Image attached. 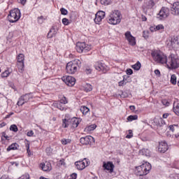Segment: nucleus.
Wrapping results in <instances>:
<instances>
[{"mask_svg": "<svg viewBox=\"0 0 179 179\" xmlns=\"http://www.w3.org/2000/svg\"><path fill=\"white\" fill-rule=\"evenodd\" d=\"M122 19V15H121V12L119 10H113L112 11L109 16L108 17V22L109 24H120L121 23V20Z\"/></svg>", "mask_w": 179, "mask_h": 179, "instance_id": "1", "label": "nucleus"}, {"mask_svg": "<svg viewBox=\"0 0 179 179\" xmlns=\"http://www.w3.org/2000/svg\"><path fill=\"white\" fill-rule=\"evenodd\" d=\"M80 64H81L80 60L78 59L67 63L66 66V70L67 73H69L70 75L76 73V72H78V69L80 68Z\"/></svg>", "mask_w": 179, "mask_h": 179, "instance_id": "2", "label": "nucleus"}, {"mask_svg": "<svg viewBox=\"0 0 179 179\" xmlns=\"http://www.w3.org/2000/svg\"><path fill=\"white\" fill-rule=\"evenodd\" d=\"M152 170V165L149 162H145L143 164L136 167V174L137 176H147Z\"/></svg>", "mask_w": 179, "mask_h": 179, "instance_id": "3", "label": "nucleus"}, {"mask_svg": "<svg viewBox=\"0 0 179 179\" xmlns=\"http://www.w3.org/2000/svg\"><path fill=\"white\" fill-rule=\"evenodd\" d=\"M151 55L157 64H166L167 62V56L160 50H153Z\"/></svg>", "mask_w": 179, "mask_h": 179, "instance_id": "4", "label": "nucleus"}, {"mask_svg": "<svg viewBox=\"0 0 179 179\" xmlns=\"http://www.w3.org/2000/svg\"><path fill=\"white\" fill-rule=\"evenodd\" d=\"M169 69H177L179 66L178 57L174 54H171L169 57H166V62L165 63Z\"/></svg>", "mask_w": 179, "mask_h": 179, "instance_id": "5", "label": "nucleus"}, {"mask_svg": "<svg viewBox=\"0 0 179 179\" xmlns=\"http://www.w3.org/2000/svg\"><path fill=\"white\" fill-rule=\"evenodd\" d=\"M8 21L10 23H15L20 19V10L15 8L10 11V14L8 15Z\"/></svg>", "mask_w": 179, "mask_h": 179, "instance_id": "6", "label": "nucleus"}, {"mask_svg": "<svg viewBox=\"0 0 179 179\" xmlns=\"http://www.w3.org/2000/svg\"><path fill=\"white\" fill-rule=\"evenodd\" d=\"M62 80H63L67 86L70 87L74 86L75 83H76V79L71 76H63Z\"/></svg>", "mask_w": 179, "mask_h": 179, "instance_id": "7", "label": "nucleus"}, {"mask_svg": "<svg viewBox=\"0 0 179 179\" xmlns=\"http://www.w3.org/2000/svg\"><path fill=\"white\" fill-rule=\"evenodd\" d=\"M124 37L126 40L128 41L129 45H136V39L132 34H131V31H128L125 32Z\"/></svg>", "mask_w": 179, "mask_h": 179, "instance_id": "8", "label": "nucleus"}, {"mask_svg": "<svg viewBox=\"0 0 179 179\" xmlns=\"http://www.w3.org/2000/svg\"><path fill=\"white\" fill-rule=\"evenodd\" d=\"M169 15V8L164 7L162 8L159 13L157 15V18L159 20H163V19H166Z\"/></svg>", "mask_w": 179, "mask_h": 179, "instance_id": "9", "label": "nucleus"}, {"mask_svg": "<svg viewBox=\"0 0 179 179\" xmlns=\"http://www.w3.org/2000/svg\"><path fill=\"white\" fill-rule=\"evenodd\" d=\"M166 45L169 48H178V40H177L176 38L168 39L166 41Z\"/></svg>", "mask_w": 179, "mask_h": 179, "instance_id": "10", "label": "nucleus"}, {"mask_svg": "<svg viewBox=\"0 0 179 179\" xmlns=\"http://www.w3.org/2000/svg\"><path fill=\"white\" fill-rule=\"evenodd\" d=\"M76 50L78 52H82L83 51H89L90 47L86 45V43H85L78 42L77 43Z\"/></svg>", "mask_w": 179, "mask_h": 179, "instance_id": "11", "label": "nucleus"}, {"mask_svg": "<svg viewBox=\"0 0 179 179\" xmlns=\"http://www.w3.org/2000/svg\"><path fill=\"white\" fill-rule=\"evenodd\" d=\"M95 69L96 71H99V72L101 71L103 73H106L107 71H108V67L106 66V64L101 63V62H96L94 65Z\"/></svg>", "mask_w": 179, "mask_h": 179, "instance_id": "12", "label": "nucleus"}, {"mask_svg": "<svg viewBox=\"0 0 179 179\" xmlns=\"http://www.w3.org/2000/svg\"><path fill=\"white\" fill-rule=\"evenodd\" d=\"M80 143L82 145H91L92 142H94V138L92 136H87L85 137H83L80 139Z\"/></svg>", "mask_w": 179, "mask_h": 179, "instance_id": "13", "label": "nucleus"}, {"mask_svg": "<svg viewBox=\"0 0 179 179\" xmlns=\"http://www.w3.org/2000/svg\"><path fill=\"white\" fill-rule=\"evenodd\" d=\"M106 17V13L104 11H98L95 15L94 22L96 24H99L103 19Z\"/></svg>", "mask_w": 179, "mask_h": 179, "instance_id": "14", "label": "nucleus"}, {"mask_svg": "<svg viewBox=\"0 0 179 179\" xmlns=\"http://www.w3.org/2000/svg\"><path fill=\"white\" fill-rule=\"evenodd\" d=\"M171 13L175 16H179V2L176 1L173 3L171 7Z\"/></svg>", "mask_w": 179, "mask_h": 179, "instance_id": "15", "label": "nucleus"}, {"mask_svg": "<svg viewBox=\"0 0 179 179\" xmlns=\"http://www.w3.org/2000/svg\"><path fill=\"white\" fill-rule=\"evenodd\" d=\"M158 150L161 153H165V152H167V150H169V145H167V143L164 141L159 143Z\"/></svg>", "mask_w": 179, "mask_h": 179, "instance_id": "16", "label": "nucleus"}, {"mask_svg": "<svg viewBox=\"0 0 179 179\" xmlns=\"http://www.w3.org/2000/svg\"><path fill=\"white\" fill-rule=\"evenodd\" d=\"M103 167L104 170H109L110 173H113L114 171V167H115V166H114V164H113V162H108L107 163L103 162Z\"/></svg>", "mask_w": 179, "mask_h": 179, "instance_id": "17", "label": "nucleus"}, {"mask_svg": "<svg viewBox=\"0 0 179 179\" xmlns=\"http://www.w3.org/2000/svg\"><path fill=\"white\" fill-rule=\"evenodd\" d=\"M40 167L43 171H51V169H52L51 164L48 162L41 164Z\"/></svg>", "mask_w": 179, "mask_h": 179, "instance_id": "18", "label": "nucleus"}, {"mask_svg": "<svg viewBox=\"0 0 179 179\" xmlns=\"http://www.w3.org/2000/svg\"><path fill=\"white\" fill-rule=\"evenodd\" d=\"M57 33H58V29L55 27H52L48 34V38H52V37H54Z\"/></svg>", "mask_w": 179, "mask_h": 179, "instance_id": "19", "label": "nucleus"}, {"mask_svg": "<svg viewBox=\"0 0 179 179\" xmlns=\"http://www.w3.org/2000/svg\"><path fill=\"white\" fill-rule=\"evenodd\" d=\"M75 164L78 170H84V169H86V164L85 163V161L76 162Z\"/></svg>", "mask_w": 179, "mask_h": 179, "instance_id": "20", "label": "nucleus"}, {"mask_svg": "<svg viewBox=\"0 0 179 179\" xmlns=\"http://www.w3.org/2000/svg\"><path fill=\"white\" fill-rule=\"evenodd\" d=\"M70 124L72 128H78V126L79 125V119L76 117H72L70 119Z\"/></svg>", "mask_w": 179, "mask_h": 179, "instance_id": "21", "label": "nucleus"}, {"mask_svg": "<svg viewBox=\"0 0 179 179\" xmlns=\"http://www.w3.org/2000/svg\"><path fill=\"white\" fill-rule=\"evenodd\" d=\"M139 155L141 156H146V157H150V150L146 149V148H143L142 150H140Z\"/></svg>", "mask_w": 179, "mask_h": 179, "instance_id": "22", "label": "nucleus"}, {"mask_svg": "<svg viewBox=\"0 0 179 179\" xmlns=\"http://www.w3.org/2000/svg\"><path fill=\"white\" fill-rule=\"evenodd\" d=\"M55 107H57L61 111H64V110H66L65 105L64 103H61V102L56 101L54 103Z\"/></svg>", "mask_w": 179, "mask_h": 179, "instance_id": "23", "label": "nucleus"}, {"mask_svg": "<svg viewBox=\"0 0 179 179\" xmlns=\"http://www.w3.org/2000/svg\"><path fill=\"white\" fill-rule=\"evenodd\" d=\"M19 148V144L17 143H13L7 148V152H10V150H17Z\"/></svg>", "mask_w": 179, "mask_h": 179, "instance_id": "24", "label": "nucleus"}, {"mask_svg": "<svg viewBox=\"0 0 179 179\" xmlns=\"http://www.w3.org/2000/svg\"><path fill=\"white\" fill-rule=\"evenodd\" d=\"M173 111L176 115H179V103H173Z\"/></svg>", "mask_w": 179, "mask_h": 179, "instance_id": "25", "label": "nucleus"}, {"mask_svg": "<svg viewBox=\"0 0 179 179\" xmlns=\"http://www.w3.org/2000/svg\"><path fill=\"white\" fill-rule=\"evenodd\" d=\"M12 73V71L7 69L5 71L1 73V78H8Z\"/></svg>", "mask_w": 179, "mask_h": 179, "instance_id": "26", "label": "nucleus"}, {"mask_svg": "<svg viewBox=\"0 0 179 179\" xmlns=\"http://www.w3.org/2000/svg\"><path fill=\"white\" fill-rule=\"evenodd\" d=\"M69 124H71V119L65 118V119L63 120L62 126H63L64 128H68Z\"/></svg>", "mask_w": 179, "mask_h": 179, "instance_id": "27", "label": "nucleus"}, {"mask_svg": "<svg viewBox=\"0 0 179 179\" xmlns=\"http://www.w3.org/2000/svg\"><path fill=\"white\" fill-rule=\"evenodd\" d=\"M17 66L20 72H23V69H24V62H17Z\"/></svg>", "mask_w": 179, "mask_h": 179, "instance_id": "28", "label": "nucleus"}, {"mask_svg": "<svg viewBox=\"0 0 179 179\" xmlns=\"http://www.w3.org/2000/svg\"><path fill=\"white\" fill-rule=\"evenodd\" d=\"M95 128H97V125H96L95 124H91L85 128V131H88L89 132H90L91 131H94Z\"/></svg>", "mask_w": 179, "mask_h": 179, "instance_id": "29", "label": "nucleus"}, {"mask_svg": "<svg viewBox=\"0 0 179 179\" xmlns=\"http://www.w3.org/2000/svg\"><path fill=\"white\" fill-rule=\"evenodd\" d=\"M131 68H133L134 71H139L141 69V62H137L136 64L131 66Z\"/></svg>", "mask_w": 179, "mask_h": 179, "instance_id": "30", "label": "nucleus"}, {"mask_svg": "<svg viewBox=\"0 0 179 179\" xmlns=\"http://www.w3.org/2000/svg\"><path fill=\"white\" fill-rule=\"evenodd\" d=\"M171 83L172 85H177V76L175 74H173L171 77Z\"/></svg>", "mask_w": 179, "mask_h": 179, "instance_id": "31", "label": "nucleus"}, {"mask_svg": "<svg viewBox=\"0 0 179 179\" xmlns=\"http://www.w3.org/2000/svg\"><path fill=\"white\" fill-rule=\"evenodd\" d=\"M17 59V62H24V55L23 54L18 55Z\"/></svg>", "mask_w": 179, "mask_h": 179, "instance_id": "32", "label": "nucleus"}, {"mask_svg": "<svg viewBox=\"0 0 179 179\" xmlns=\"http://www.w3.org/2000/svg\"><path fill=\"white\" fill-rule=\"evenodd\" d=\"M22 100H23V101H24V103H27V101H29V100H30V94H25L21 96Z\"/></svg>", "mask_w": 179, "mask_h": 179, "instance_id": "33", "label": "nucleus"}, {"mask_svg": "<svg viewBox=\"0 0 179 179\" xmlns=\"http://www.w3.org/2000/svg\"><path fill=\"white\" fill-rule=\"evenodd\" d=\"M80 111L83 113V114H87V113L90 111V109L86 106H82L80 108Z\"/></svg>", "mask_w": 179, "mask_h": 179, "instance_id": "34", "label": "nucleus"}, {"mask_svg": "<svg viewBox=\"0 0 179 179\" xmlns=\"http://www.w3.org/2000/svg\"><path fill=\"white\" fill-rule=\"evenodd\" d=\"M84 89L85 92H92V90H93V88L92 87V85L90 84H86L84 87Z\"/></svg>", "mask_w": 179, "mask_h": 179, "instance_id": "35", "label": "nucleus"}, {"mask_svg": "<svg viewBox=\"0 0 179 179\" xmlns=\"http://www.w3.org/2000/svg\"><path fill=\"white\" fill-rule=\"evenodd\" d=\"M138 120V116L136 115H129L128 117H127V121H135Z\"/></svg>", "mask_w": 179, "mask_h": 179, "instance_id": "36", "label": "nucleus"}, {"mask_svg": "<svg viewBox=\"0 0 179 179\" xmlns=\"http://www.w3.org/2000/svg\"><path fill=\"white\" fill-rule=\"evenodd\" d=\"M101 5H104L107 6V5H110L111 3V0H101Z\"/></svg>", "mask_w": 179, "mask_h": 179, "instance_id": "37", "label": "nucleus"}, {"mask_svg": "<svg viewBox=\"0 0 179 179\" xmlns=\"http://www.w3.org/2000/svg\"><path fill=\"white\" fill-rule=\"evenodd\" d=\"M10 130L13 131V132H17V131H18L17 126H16V124H12L10 127Z\"/></svg>", "mask_w": 179, "mask_h": 179, "instance_id": "38", "label": "nucleus"}, {"mask_svg": "<svg viewBox=\"0 0 179 179\" xmlns=\"http://www.w3.org/2000/svg\"><path fill=\"white\" fill-rule=\"evenodd\" d=\"M119 86H124V85H127V79H125V77H123V80L120 81L118 83Z\"/></svg>", "mask_w": 179, "mask_h": 179, "instance_id": "39", "label": "nucleus"}, {"mask_svg": "<svg viewBox=\"0 0 179 179\" xmlns=\"http://www.w3.org/2000/svg\"><path fill=\"white\" fill-rule=\"evenodd\" d=\"M59 103H61L62 104H64L65 106V104L68 103V101L66 100V97L63 96L60 99V101H59Z\"/></svg>", "mask_w": 179, "mask_h": 179, "instance_id": "40", "label": "nucleus"}, {"mask_svg": "<svg viewBox=\"0 0 179 179\" xmlns=\"http://www.w3.org/2000/svg\"><path fill=\"white\" fill-rule=\"evenodd\" d=\"M71 139H66L63 138L62 139V145H68V143H71Z\"/></svg>", "mask_w": 179, "mask_h": 179, "instance_id": "41", "label": "nucleus"}, {"mask_svg": "<svg viewBox=\"0 0 179 179\" xmlns=\"http://www.w3.org/2000/svg\"><path fill=\"white\" fill-rule=\"evenodd\" d=\"M155 6V1L153 0H150L148 1V8L150 9Z\"/></svg>", "mask_w": 179, "mask_h": 179, "instance_id": "42", "label": "nucleus"}, {"mask_svg": "<svg viewBox=\"0 0 179 179\" xmlns=\"http://www.w3.org/2000/svg\"><path fill=\"white\" fill-rule=\"evenodd\" d=\"M62 23L63 24H64V26H68V24H69V23L71 22H69V20H68V18H63Z\"/></svg>", "mask_w": 179, "mask_h": 179, "instance_id": "43", "label": "nucleus"}, {"mask_svg": "<svg viewBox=\"0 0 179 179\" xmlns=\"http://www.w3.org/2000/svg\"><path fill=\"white\" fill-rule=\"evenodd\" d=\"M164 26L163 24H158L156 26V30H164Z\"/></svg>", "mask_w": 179, "mask_h": 179, "instance_id": "44", "label": "nucleus"}, {"mask_svg": "<svg viewBox=\"0 0 179 179\" xmlns=\"http://www.w3.org/2000/svg\"><path fill=\"white\" fill-rule=\"evenodd\" d=\"M27 147V152L28 153V156H31V155H33L31 153V151H30V145L29 144H27V145H26Z\"/></svg>", "mask_w": 179, "mask_h": 179, "instance_id": "45", "label": "nucleus"}, {"mask_svg": "<svg viewBox=\"0 0 179 179\" xmlns=\"http://www.w3.org/2000/svg\"><path fill=\"white\" fill-rule=\"evenodd\" d=\"M24 102L22 99V96L19 99V101H17V106H23V104H24Z\"/></svg>", "mask_w": 179, "mask_h": 179, "instance_id": "46", "label": "nucleus"}, {"mask_svg": "<svg viewBox=\"0 0 179 179\" xmlns=\"http://www.w3.org/2000/svg\"><path fill=\"white\" fill-rule=\"evenodd\" d=\"M132 136H134V135L132 134V130H129V134L126 136V138H127V139H131Z\"/></svg>", "mask_w": 179, "mask_h": 179, "instance_id": "47", "label": "nucleus"}, {"mask_svg": "<svg viewBox=\"0 0 179 179\" xmlns=\"http://www.w3.org/2000/svg\"><path fill=\"white\" fill-rule=\"evenodd\" d=\"M149 32L148 31H144L143 32V37H144V38H148L149 37Z\"/></svg>", "mask_w": 179, "mask_h": 179, "instance_id": "48", "label": "nucleus"}, {"mask_svg": "<svg viewBox=\"0 0 179 179\" xmlns=\"http://www.w3.org/2000/svg\"><path fill=\"white\" fill-rule=\"evenodd\" d=\"M60 12L62 15H68V10H66L65 8H61Z\"/></svg>", "mask_w": 179, "mask_h": 179, "instance_id": "49", "label": "nucleus"}, {"mask_svg": "<svg viewBox=\"0 0 179 179\" xmlns=\"http://www.w3.org/2000/svg\"><path fill=\"white\" fill-rule=\"evenodd\" d=\"M38 22L40 24H43L44 22V17L43 16L38 17Z\"/></svg>", "mask_w": 179, "mask_h": 179, "instance_id": "50", "label": "nucleus"}, {"mask_svg": "<svg viewBox=\"0 0 179 179\" xmlns=\"http://www.w3.org/2000/svg\"><path fill=\"white\" fill-rule=\"evenodd\" d=\"M3 139H6L7 141H9V136H6L5 133H3V135L1 136V140L3 141Z\"/></svg>", "mask_w": 179, "mask_h": 179, "instance_id": "51", "label": "nucleus"}, {"mask_svg": "<svg viewBox=\"0 0 179 179\" xmlns=\"http://www.w3.org/2000/svg\"><path fill=\"white\" fill-rule=\"evenodd\" d=\"M174 127H178L177 125L176 124H172V125H170L169 127L170 131H171L172 132H174Z\"/></svg>", "mask_w": 179, "mask_h": 179, "instance_id": "52", "label": "nucleus"}, {"mask_svg": "<svg viewBox=\"0 0 179 179\" xmlns=\"http://www.w3.org/2000/svg\"><path fill=\"white\" fill-rule=\"evenodd\" d=\"M83 162H85V163L86 164H85L86 167H87V166H89L90 164V161H89V159H87L86 158L84 159V160H83Z\"/></svg>", "mask_w": 179, "mask_h": 179, "instance_id": "53", "label": "nucleus"}, {"mask_svg": "<svg viewBox=\"0 0 179 179\" xmlns=\"http://www.w3.org/2000/svg\"><path fill=\"white\" fill-rule=\"evenodd\" d=\"M150 31H152V32L157 31V29H156V26L150 27Z\"/></svg>", "mask_w": 179, "mask_h": 179, "instance_id": "54", "label": "nucleus"}, {"mask_svg": "<svg viewBox=\"0 0 179 179\" xmlns=\"http://www.w3.org/2000/svg\"><path fill=\"white\" fill-rule=\"evenodd\" d=\"M27 136H33V135H34V132L33 131V130H31L27 132Z\"/></svg>", "mask_w": 179, "mask_h": 179, "instance_id": "55", "label": "nucleus"}, {"mask_svg": "<svg viewBox=\"0 0 179 179\" xmlns=\"http://www.w3.org/2000/svg\"><path fill=\"white\" fill-rule=\"evenodd\" d=\"M132 73H134V71H132V69H128L127 70V75H132Z\"/></svg>", "mask_w": 179, "mask_h": 179, "instance_id": "56", "label": "nucleus"}, {"mask_svg": "<svg viewBox=\"0 0 179 179\" xmlns=\"http://www.w3.org/2000/svg\"><path fill=\"white\" fill-rule=\"evenodd\" d=\"M71 179H76V178L78 177V174L74 173L71 174Z\"/></svg>", "mask_w": 179, "mask_h": 179, "instance_id": "57", "label": "nucleus"}, {"mask_svg": "<svg viewBox=\"0 0 179 179\" xmlns=\"http://www.w3.org/2000/svg\"><path fill=\"white\" fill-rule=\"evenodd\" d=\"M85 72L87 73V75H89V73H92V70L90 68H87L85 69Z\"/></svg>", "mask_w": 179, "mask_h": 179, "instance_id": "58", "label": "nucleus"}, {"mask_svg": "<svg viewBox=\"0 0 179 179\" xmlns=\"http://www.w3.org/2000/svg\"><path fill=\"white\" fill-rule=\"evenodd\" d=\"M162 103L164 106H169L170 104L169 101H166V100H162Z\"/></svg>", "mask_w": 179, "mask_h": 179, "instance_id": "59", "label": "nucleus"}, {"mask_svg": "<svg viewBox=\"0 0 179 179\" xmlns=\"http://www.w3.org/2000/svg\"><path fill=\"white\" fill-rule=\"evenodd\" d=\"M59 164H61V166H65V160L64 159H61L59 161Z\"/></svg>", "mask_w": 179, "mask_h": 179, "instance_id": "60", "label": "nucleus"}, {"mask_svg": "<svg viewBox=\"0 0 179 179\" xmlns=\"http://www.w3.org/2000/svg\"><path fill=\"white\" fill-rule=\"evenodd\" d=\"M155 75H157V76H160V71H159L158 69L155 71Z\"/></svg>", "mask_w": 179, "mask_h": 179, "instance_id": "61", "label": "nucleus"}, {"mask_svg": "<svg viewBox=\"0 0 179 179\" xmlns=\"http://www.w3.org/2000/svg\"><path fill=\"white\" fill-rule=\"evenodd\" d=\"M162 117L163 118H167V117H169V113H164Z\"/></svg>", "mask_w": 179, "mask_h": 179, "instance_id": "62", "label": "nucleus"}, {"mask_svg": "<svg viewBox=\"0 0 179 179\" xmlns=\"http://www.w3.org/2000/svg\"><path fill=\"white\" fill-rule=\"evenodd\" d=\"M20 2L22 4L24 5L26 3V0H20Z\"/></svg>", "mask_w": 179, "mask_h": 179, "instance_id": "63", "label": "nucleus"}, {"mask_svg": "<svg viewBox=\"0 0 179 179\" xmlns=\"http://www.w3.org/2000/svg\"><path fill=\"white\" fill-rule=\"evenodd\" d=\"M130 110H131V111H134V110H135V106H130Z\"/></svg>", "mask_w": 179, "mask_h": 179, "instance_id": "64", "label": "nucleus"}]
</instances>
